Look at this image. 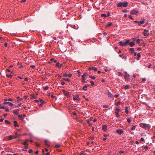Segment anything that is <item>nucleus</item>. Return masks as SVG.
<instances>
[{
	"instance_id": "obj_1",
	"label": "nucleus",
	"mask_w": 155,
	"mask_h": 155,
	"mask_svg": "<svg viewBox=\"0 0 155 155\" xmlns=\"http://www.w3.org/2000/svg\"><path fill=\"white\" fill-rule=\"evenodd\" d=\"M128 4L127 2H120L118 3L117 5V7L119 8L126 7Z\"/></svg>"
},
{
	"instance_id": "obj_2",
	"label": "nucleus",
	"mask_w": 155,
	"mask_h": 155,
	"mask_svg": "<svg viewBox=\"0 0 155 155\" xmlns=\"http://www.w3.org/2000/svg\"><path fill=\"white\" fill-rule=\"evenodd\" d=\"M140 127L145 130H148L150 129L151 127L149 124L144 123H141L140 124Z\"/></svg>"
},
{
	"instance_id": "obj_3",
	"label": "nucleus",
	"mask_w": 155,
	"mask_h": 155,
	"mask_svg": "<svg viewBox=\"0 0 155 155\" xmlns=\"http://www.w3.org/2000/svg\"><path fill=\"white\" fill-rule=\"evenodd\" d=\"M129 42V40H127L125 42L122 41H120L119 42V43L121 46H124L127 45L128 44Z\"/></svg>"
},
{
	"instance_id": "obj_4",
	"label": "nucleus",
	"mask_w": 155,
	"mask_h": 155,
	"mask_svg": "<svg viewBox=\"0 0 155 155\" xmlns=\"http://www.w3.org/2000/svg\"><path fill=\"white\" fill-rule=\"evenodd\" d=\"M105 93L112 100H113L114 99L113 95L109 91L106 92Z\"/></svg>"
},
{
	"instance_id": "obj_5",
	"label": "nucleus",
	"mask_w": 155,
	"mask_h": 155,
	"mask_svg": "<svg viewBox=\"0 0 155 155\" xmlns=\"http://www.w3.org/2000/svg\"><path fill=\"white\" fill-rule=\"evenodd\" d=\"M120 111V110L118 108H116L115 109V113L116 116L118 117L120 116V115L119 114V112Z\"/></svg>"
},
{
	"instance_id": "obj_6",
	"label": "nucleus",
	"mask_w": 155,
	"mask_h": 155,
	"mask_svg": "<svg viewBox=\"0 0 155 155\" xmlns=\"http://www.w3.org/2000/svg\"><path fill=\"white\" fill-rule=\"evenodd\" d=\"M149 31L148 30L144 29L143 31L144 35L145 36H148L149 35Z\"/></svg>"
},
{
	"instance_id": "obj_7",
	"label": "nucleus",
	"mask_w": 155,
	"mask_h": 155,
	"mask_svg": "<svg viewBox=\"0 0 155 155\" xmlns=\"http://www.w3.org/2000/svg\"><path fill=\"white\" fill-rule=\"evenodd\" d=\"M124 131V130L121 129H117L116 130V132L119 134H123Z\"/></svg>"
},
{
	"instance_id": "obj_8",
	"label": "nucleus",
	"mask_w": 155,
	"mask_h": 155,
	"mask_svg": "<svg viewBox=\"0 0 155 155\" xmlns=\"http://www.w3.org/2000/svg\"><path fill=\"white\" fill-rule=\"evenodd\" d=\"M8 140H12L13 139H15L17 138V136L16 137H14V136L10 135L9 136H8Z\"/></svg>"
},
{
	"instance_id": "obj_9",
	"label": "nucleus",
	"mask_w": 155,
	"mask_h": 155,
	"mask_svg": "<svg viewBox=\"0 0 155 155\" xmlns=\"http://www.w3.org/2000/svg\"><path fill=\"white\" fill-rule=\"evenodd\" d=\"M138 13V12L135 10H132L130 12V14L131 15H137Z\"/></svg>"
},
{
	"instance_id": "obj_10",
	"label": "nucleus",
	"mask_w": 155,
	"mask_h": 155,
	"mask_svg": "<svg viewBox=\"0 0 155 155\" xmlns=\"http://www.w3.org/2000/svg\"><path fill=\"white\" fill-rule=\"evenodd\" d=\"M19 110H15L13 111V113L15 115H17L19 114Z\"/></svg>"
},
{
	"instance_id": "obj_11",
	"label": "nucleus",
	"mask_w": 155,
	"mask_h": 155,
	"mask_svg": "<svg viewBox=\"0 0 155 155\" xmlns=\"http://www.w3.org/2000/svg\"><path fill=\"white\" fill-rule=\"evenodd\" d=\"M63 93L67 97H69L70 96V93L69 92H66V91L65 90H64L63 91Z\"/></svg>"
},
{
	"instance_id": "obj_12",
	"label": "nucleus",
	"mask_w": 155,
	"mask_h": 155,
	"mask_svg": "<svg viewBox=\"0 0 155 155\" xmlns=\"http://www.w3.org/2000/svg\"><path fill=\"white\" fill-rule=\"evenodd\" d=\"M73 99L74 101H79L80 100V98H79V96L78 95H76L73 97Z\"/></svg>"
},
{
	"instance_id": "obj_13",
	"label": "nucleus",
	"mask_w": 155,
	"mask_h": 155,
	"mask_svg": "<svg viewBox=\"0 0 155 155\" xmlns=\"http://www.w3.org/2000/svg\"><path fill=\"white\" fill-rule=\"evenodd\" d=\"M125 74L124 75V78L125 79H128L129 78V74H127V72H125Z\"/></svg>"
},
{
	"instance_id": "obj_14",
	"label": "nucleus",
	"mask_w": 155,
	"mask_h": 155,
	"mask_svg": "<svg viewBox=\"0 0 155 155\" xmlns=\"http://www.w3.org/2000/svg\"><path fill=\"white\" fill-rule=\"evenodd\" d=\"M102 129L103 130H104V132H105L106 131V130H107V126L106 125H103L102 126Z\"/></svg>"
},
{
	"instance_id": "obj_15",
	"label": "nucleus",
	"mask_w": 155,
	"mask_h": 155,
	"mask_svg": "<svg viewBox=\"0 0 155 155\" xmlns=\"http://www.w3.org/2000/svg\"><path fill=\"white\" fill-rule=\"evenodd\" d=\"M4 104H8L10 106H12L13 105V104H12V103H11L9 101L4 102Z\"/></svg>"
},
{
	"instance_id": "obj_16",
	"label": "nucleus",
	"mask_w": 155,
	"mask_h": 155,
	"mask_svg": "<svg viewBox=\"0 0 155 155\" xmlns=\"http://www.w3.org/2000/svg\"><path fill=\"white\" fill-rule=\"evenodd\" d=\"M62 65L63 64H60L59 62H57L56 64V66L59 68H60Z\"/></svg>"
},
{
	"instance_id": "obj_17",
	"label": "nucleus",
	"mask_w": 155,
	"mask_h": 155,
	"mask_svg": "<svg viewBox=\"0 0 155 155\" xmlns=\"http://www.w3.org/2000/svg\"><path fill=\"white\" fill-rule=\"evenodd\" d=\"M119 56L120 57H122V58L124 59L125 60L127 59V57L125 56L124 54H120Z\"/></svg>"
},
{
	"instance_id": "obj_18",
	"label": "nucleus",
	"mask_w": 155,
	"mask_h": 155,
	"mask_svg": "<svg viewBox=\"0 0 155 155\" xmlns=\"http://www.w3.org/2000/svg\"><path fill=\"white\" fill-rule=\"evenodd\" d=\"M130 51L131 54H132L135 51L134 50V48H130Z\"/></svg>"
},
{
	"instance_id": "obj_19",
	"label": "nucleus",
	"mask_w": 155,
	"mask_h": 155,
	"mask_svg": "<svg viewBox=\"0 0 155 155\" xmlns=\"http://www.w3.org/2000/svg\"><path fill=\"white\" fill-rule=\"evenodd\" d=\"M89 85H85L83 87V89L85 91H86L87 90V88L88 87H89Z\"/></svg>"
},
{
	"instance_id": "obj_20",
	"label": "nucleus",
	"mask_w": 155,
	"mask_h": 155,
	"mask_svg": "<svg viewBox=\"0 0 155 155\" xmlns=\"http://www.w3.org/2000/svg\"><path fill=\"white\" fill-rule=\"evenodd\" d=\"M128 44H129V45H130V46L131 47H133L135 45L134 43L133 42L129 41Z\"/></svg>"
},
{
	"instance_id": "obj_21",
	"label": "nucleus",
	"mask_w": 155,
	"mask_h": 155,
	"mask_svg": "<svg viewBox=\"0 0 155 155\" xmlns=\"http://www.w3.org/2000/svg\"><path fill=\"white\" fill-rule=\"evenodd\" d=\"M22 143L25 145H28V140H25V141L24 143Z\"/></svg>"
},
{
	"instance_id": "obj_22",
	"label": "nucleus",
	"mask_w": 155,
	"mask_h": 155,
	"mask_svg": "<svg viewBox=\"0 0 155 155\" xmlns=\"http://www.w3.org/2000/svg\"><path fill=\"white\" fill-rule=\"evenodd\" d=\"M14 125L15 127H18V125L17 124V123L16 121L15 120L14 121Z\"/></svg>"
},
{
	"instance_id": "obj_23",
	"label": "nucleus",
	"mask_w": 155,
	"mask_h": 155,
	"mask_svg": "<svg viewBox=\"0 0 155 155\" xmlns=\"http://www.w3.org/2000/svg\"><path fill=\"white\" fill-rule=\"evenodd\" d=\"M128 108L127 107H125V111L126 113V114H128L129 113V111L128 110Z\"/></svg>"
},
{
	"instance_id": "obj_24",
	"label": "nucleus",
	"mask_w": 155,
	"mask_h": 155,
	"mask_svg": "<svg viewBox=\"0 0 155 155\" xmlns=\"http://www.w3.org/2000/svg\"><path fill=\"white\" fill-rule=\"evenodd\" d=\"M137 60H139L140 59V58L141 57V55L140 54V53H138L137 54Z\"/></svg>"
},
{
	"instance_id": "obj_25",
	"label": "nucleus",
	"mask_w": 155,
	"mask_h": 155,
	"mask_svg": "<svg viewBox=\"0 0 155 155\" xmlns=\"http://www.w3.org/2000/svg\"><path fill=\"white\" fill-rule=\"evenodd\" d=\"M112 25V23L111 22H108V24L106 26V27H110V26H111Z\"/></svg>"
},
{
	"instance_id": "obj_26",
	"label": "nucleus",
	"mask_w": 155,
	"mask_h": 155,
	"mask_svg": "<svg viewBox=\"0 0 155 155\" xmlns=\"http://www.w3.org/2000/svg\"><path fill=\"white\" fill-rule=\"evenodd\" d=\"M139 22L138 23V25L139 26H140L141 25V24H143V23H144V21H139Z\"/></svg>"
},
{
	"instance_id": "obj_27",
	"label": "nucleus",
	"mask_w": 155,
	"mask_h": 155,
	"mask_svg": "<svg viewBox=\"0 0 155 155\" xmlns=\"http://www.w3.org/2000/svg\"><path fill=\"white\" fill-rule=\"evenodd\" d=\"M136 129V126H133L131 128L130 130H134Z\"/></svg>"
},
{
	"instance_id": "obj_28",
	"label": "nucleus",
	"mask_w": 155,
	"mask_h": 155,
	"mask_svg": "<svg viewBox=\"0 0 155 155\" xmlns=\"http://www.w3.org/2000/svg\"><path fill=\"white\" fill-rule=\"evenodd\" d=\"M101 17H104V18L107 17V14H103L101 15Z\"/></svg>"
},
{
	"instance_id": "obj_29",
	"label": "nucleus",
	"mask_w": 155,
	"mask_h": 155,
	"mask_svg": "<svg viewBox=\"0 0 155 155\" xmlns=\"http://www.w3.org/2000/svg\"><path fill=\"white\" fill-rule=\"evenodd\" d=\"M82 82L83 83H84L86 82L85 78H82Z\"/></svg>"
},
{
	"instance_id": "obj_30",
	"label": "nucleus",
	"mask_w": 155,
	"mask_h": 155,
	"mask_svg": "<svg viewBox=\"0 0 155 155\" xmlns=\"http://www.w3.org/2000/svg\"><path fill=\"white\" fill-rule=\"evenodd\" d=\"M136 41L138 44H139L140 43V40L139 38H137V39Z\"/></svg>"
},
{
	"instance_id": "obj_31",
	"label": "nucleus",
	"mask_w": 155,
	"mask_h": 155,
	"mask_svg": "<svg viewBox=\"0 0 155 155\" xmlns=\"http://www.w3.org/2000/svg\"><path fill=\"white\" fill-rule=\"evenodd\" d=\"M6 76L7 77H8L9 78H12V76L11 74H9V75L6 74Z\"/></svg>"
},
{
	"instance_id": "obj_32",
	"label": "nucleus",
	"mask_w": 155,
	"mask_h": 155,
	"mask_svg": "<svg viewBox=\"0 0 155 155\" xmlns=\"http://www.w3.org/2000/svg\"><path fill=\"white\" fill-rule=\"evenodd\" d=\"M87 75V73H84L82 76V78H85V77Z\"/></svg>"
},
{
	"instance_id": "obj_33",
	"label": "nucleus",
	"mask_w": 155,
	"mask_h": 155,
	"mask_svg": "<svg viewBox=\"0 0 155 155\" xmlns=\"http://www.w3.org/2000/svg\"><path fill=\"white\" fill-rule=\"evenodd\" d=\"M89 77L93 80L95 79L96 78L93 76H90Z\"/></svg>"
},
{
	"instance_id": "obj_34",
	"label": "nucleus",
	"mask_w": 155,
	"mask_h": 155,
	"mask_svg": "<svg viewBox=\"0 0 155 155\" xmlns=\"http://www.w3.org/2000/svg\"><path fill=\"white\" fill-rule=\"evenodd\" d=\"M39 101H40V102L41 103L44 104V103L45 101H44L43 100H42V99H39Z\"/></svg>"
},
{
	"instance_id": "obj_35",
	"label": "nucleus",
	"mask_w": 155,
	"mask_h": 155,
	"mask_svg": "<svg viewBox=\"0 0 155 155\" xmlns=\"http://www.w3.org/2000/svg\"><path fill=\"white\" fill-rule=\"evenodd\" d=\"M60 145L59 144H57L55 146V147L56 148H59L60 147Z\"/></svg>"
},
{
	"instance_id": "obj_36",
	"label": "nucleus",
	"mask_w": 155,
	"mask_h": 155,
	"mask_svg": "<svg viewBox=\"0 0 155 155\" xmlns=\"http://www.w3.org/2000/svg\"><path fill=\"white\" fill-rule=\"evenodd\" d=\"M31 96L32 97V98H33V99H35V98H36V96H35L34 95V94H31Z\"/></svg>"
},
{
	"instance_id": "obj_37",
	"label": "nucleus",
	"mask_w": 155,
	"mask_h": 155,
	"mask_svg": "<svg viewBox=\"0 0 155 155\" xmlns=\"http://www.w3.org/2000/svg\"><path fill=\"white\" fill-rule=\"evenodd\" d=\"M5 122L7 124H10V122L7 120H5Z\"/></svg>"
},
{
	"instance_id": "obj_38",
	"label": "nucleus",
	"mask_w": 155,
	"mask_h": 155,
	"mask_svg": "<svg viewBox=\"0 0 155 155\" xmlns=\"http://www.w3.org/2000/svg\"><path fill=\"white\" fill-rule=\"evenodd\" d=\"M45 144L46 145H48V140H45Z\"/></svg>"
},
{
	"instance_id": "obj_39",
	"label": "nucleus",
	"mask_w": 155,
	"mask_h": 155,
	"mask_svg": "<svg viewBox=\"0 0 155 155\" xmlns=\"http://www.w3.org/2000/svg\"><path fill=\"white\" fill-rule=\"evenodd\" d=\"M72 76V74H68V76L67 77H68L69 78H71Z\"/></svg>"
},
{
	"instance_id": "obj_40",
	"label": "nucleus",
	"mask_w": 155,
	"mask_h": 155,
	"mask_svg": "<svg viewBox=\"0 0 155 155\" xmlns=\"http://www.w3.org/2000/svg\"><path fill=\"white\" fill-rule=\"evenodd\" d=\"M109 106L108 105H104L103 106V107L104 108H108L109 107Z\"/></svg>"
},
{
	"instance_id": "obj_41",
	"label": "nucleus",
	"mask_w": 155,
	"mask_h": 155,
	"mask_svg": "<svg viewBox=\"0 0 155 155\" xmlns=\"http://www.w3.org/2000/svg\"><path fill=\"white\" fill-rule=\"evenodd\" d=\"M65 81H67L69 82H70L71 81V80L70 79H69L67 78H66V79L65 80Z\"/></svg>"
},
{
	"instance_id": "obj_42",
	"label": "nucleus",
	"mask_w": 155,
	"mask_h": 155,
	"mask_svg": "<svg viewBox=\"0 0 155 155\" xmlns=\"http://www.w3.org/2000/svg\"><path fill=\"white\" fill-rule=\"evenodd\" d=\"M48 89V86H46L45 87H44V89L45 90H47Z\"/></svg>"
},
{
	"instance_id": "obj_43",
	"label": "nucleus",
	"mask_w": 155,
	"mask_h": 155,
	"mask_svg": "<svg viewBox=\"0 0 155 155\" xmlns=\"http://www.w3.org/2000/svg\"><path fill=\"white\" fill-rule=\"evenodd\" d=\"M90 83L92 85H93L94 84V82L93 81H90Z\"/></svg>"
},
{
	"instance_id": "obj_44",
	"label": "nucleus",
	"mask_w": 155,
	"mask_h": 155,
	"mask_svg": "<svg viewBox=\"0 0 155 155\" xmlns=\"http://www.w3.org/2000/svg\"><path fill=\"white\" fill-rule=\"evenodd\" d=\"M86 153L84 152H82L80 154V155H83V154H85Z\"/></svg>"
},
{
	"instance_id": "obj_45",
	"label": "nucleus",
	"mask_w": 155,
	"mask_h": 155,
	"mask_svg": "<svg viewBox=\"0 0 155 155\" xmlns=\"http://www.w3.org/2000/svg\"><path fill=\"white\" fill-rule=\"evenodd\" d=\"M129 86L128 85H126L125 86V89H127L129 88Z\"/></svg>"
},
{
	"instance_id": "obj_46",
	"label": "nucleus",
	"mask_w": 155,
	"mask_h": 155,
	"mask_svg": "<svg viewBox=\"0 0 155 155\" xmlns=\"http://www.w3.org/2000/svg\"><path fill=\"white\" fill-rule=\"evenodd\" d=\"M13 100V99L9 98L8 99V101H12Z\"/></svg>"
},
{
	"instance_id": "obj_47",
	"label": "nucleus",
	"mask_w": 155,
	"mask_h": 155,
	"mask_svg": "<svg viewBox=\"0 0 155 155\" xmlns=\"http://www.w3.org/2000/svg\"><path fill=\"white\" fill-rule=\"evenodd\" d=\"M33 152V151L31 149H30L28 151V153H31Z\"/></svg>"
},
{
	"instance_id": "obj_48",
	"label": "nucleus",
	"mask_w": 155,
	"mask_h": 155,
	"mask_svg": "<svg viewBox=\"0 0 155 155\" xmlns=\"http://www.w3.org/2000/svg\"><path fill=\"white\" fill-rule=\"evenodd\" d=\"M127 121L129 123H130L131 122V120L130 119L128 118L127 119Z\"/></svg>"
},
{
	"instance_id": "obj_49",
	"label": "nucleus",
	"mask_w": 155,
	"mask_h": 155,
	"mask_svg": "<svg viewBox=\"0 0 155 155\" xmlns=\"http://www.w3.org/2000/svg\"><path fill=\"white\" fill-rule=\"evenodd\" d=\"M63 75L64 76L67 77L68 74L66 73H64L63 74Z\"/></svg>"
},
{
	"instance_id": "obj_50",
	"label": "nucleus",
	"mask_w": 155,
	"mask_h": 155,
	"mask_svg": "<svg viewBox=\"0 0 155 155\" xmlns=\"http://www.w3.org/2000/svg\"><path fill=\"white\" fill-rule=\"evenodd\" d=\"M73 114L74 115H77V113L75 112V111H73L72 112Z\"/></svg>"
},
{
	"instance_id": "obj_51",
	"label": "nucleus",
	"mask_w": 155,
	"mask_h": 155,
	"mask_svg": "<svg viewBox=\"0 0 155 155\" xmlns=\"http://www.w3.org/2000/svg\"><path fill=\"white\" fill-rule=\"evenodd\" d=\"M4 45L5 47H7L8 46V43L6 42L5 43Z\"/></svg>"
},
{
	"instance_id": "obj_52",
	"label": "nucleus",
	"mask_w": 155,
	"mask_h": 155,
	"mask_svg": "<svg viewBox=\"0 0 155 155\" xmlns=\"http://www.w3.org/2000/svg\"><path fill=\"white\" fill-rule=\"evenodd\" d=\"M39 100H35L34 101V103H38L39 102Z\"/></svg>"
},
{
	"instance_id": "obj_53",
	"label": "nucleus",
	"mask_w": 155,
	"mask_h": 155,
	"mask_svg": "<svg viewBox=\"0 0 155 155\" xmlns=\"http://www.w3.org/2000/svg\"><path fill=\"white\" fill-rule=\"evenodd\" d=\"M28 80V79L27 78H25V81H27Z\"/></svg>"
},
{
	"instance_id": "obj_54",
	"label": "nucleus",
	"mask_w": 155,
	"mask_h": 155,
	"mask_svg": "<svg viewBox=\"0 0 155 155\" xmlns=\"http://www.w3.org/2000/svg\"><path fill=\"white\" fill-rule=\"evenodd\" d=\"M30 67L31 68H34L35 67V65H31L30 66Z\"/></svg>"
},
{
	"instance_id": "obj_55",
	"label": "nucleus",
	"mask_w": 155,
	"mask_h": 155,
	"mask_svg": "<svg viewBox=\"0 0 155 155\" xmlns=\"http://www.w3.org/2000/svg\"><path fill=\"white\" fill-rule=\"evenodd\" d=\"M110 15V14L109 12H108L107 14V17H109Z\"/></svg>"
},
{
	"instance_id": "obj_56",
	"label": "nucleus",
	"mask_w": 155,
	"mask_h": 155,
	"mask_svg": "<svg viewBox=\"0 0 155 155\" xmlns=\"http://www.w3.org/2000/svg\"><path fill=\"white\" fill-rule=\"evenodd\" d=\"M28 145H25V146L24 147L25 149H27L28 148Z\"/></svg>"
},
{
	"instance_id": "obj_57",
	"label": "nucleus",
	"mask_w": 155,
	"mask_h": 155,
	"mask_svg": "<svg viewBox=\"0 0 155 155\" xmlns=\"http://www.w3.org/2000/svg\"><path fill=\"white\" fill-rule=\"evenodd\" d=\"M65 84V83L63 81V82H61V84L62 85H64Z\"/></svg>"
},
{
	"instance_id": "obj_58",
	"label": "nucleus",
	"mask_w": 155,
	"mask_h": 155,
	"mask_svg": "<svg viewBox=\"0 0 155 155\" xmlns=\"http://www.w3.org/2000/svg\"><path fill=\"white\" fill-rule=\"evenodd\" d=\"M5 108V107H4V106H1V107H0V109H4Z\"/></svg>"
},
{
	"instance_id": "obj_59",
	"label": "nucleus",
	"mask_w": 155,
	"mask_h": 155,
	"mask_svg": "<svg viewBox=\"0 0 155 155\" xmlns=\"http://www.w3.org/2000/svg\"><path fill=\"white\" fill-rule=\"evenodd\" d=\"M114 96L115 97H119V95L118 94H115L114 95Z\"/></svg>"
},
{
	"instance_id": "obj_60",
	"label": "nucleus",
	"mask_w": 155,
	"mask_h": 155,
	"mask_svg": "<svg viewBox=\"0 0 155 155\" xmlns=\"http://www.w3.org/2000/svg\"><path fill=\"white\" fill-rule=\"evenodd\" d=\"M18 117L19 118H21L22 117V115L21 114H19L18 115Z\"/></svg>"
},
{
	"instance_id": "obj_61",
	"label": "nucleus",
	"mask_w": 155,
	"mask_h": 155,
	"mask_svg": "<svg viewBox=\"0 0 155 155\" xmlns=\"http://www.w3.org/2000/svg\"><path fill=\"white\" fill-rule=\"evenodd\" d=\"M148 148V147L147 146H145L144 147L145 149V150L147 149Z\"/></svg>"
},
{
	"instance_id": "obj_62",
	"label": "nucleus",
	"mask_w": 155,
	"mask_h": 155,
	"mask_svg": "<svg viewBox=\"0 0 155 155\" xmlns=\"http://www.w3.org/2000/svg\"><path fill=\"white\" fill-rule=\"evenodd\" d=\"M127 12H128V11L126 10H123V12H124V13H127Z\"/></svg>"
},
{
	"instance_id": "obj_63",
	"label": "nucleus",
	"mask_w": 155,
	"mask_h": 155,
	"mask_svg": "<svg viewBox=\"0 0 155 155\" xmlns=\"http://www.w3.org/2000/svg\"><path fill=\"white\" fill-rule=\"evenodd\" d=\"M38 150L36 151L35 152V153L37 155L38 153Z\"/></svg>"
},
{
	"instance_id": "obj_64",
	"label": "nucleus",
	"mask_w": 155,
	"mask_h": 155,
	"mask_svg": "<svg viewBox=\"0 0 155 155\" xmlns=\"http://www.w3.org/2000/svg\"><path fill=\"white\" fill-rule=\"evenodd\" d=\"M21 104H22V103L20 104L17 105V106H18L17 107H20L21 106Z\"/></svg>"
}]
</instances>
